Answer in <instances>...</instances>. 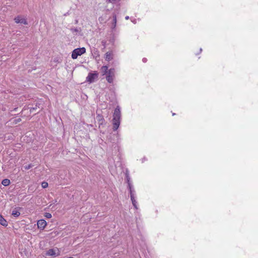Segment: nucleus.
I'll use <instances>...</instances> for the list:
<instances>
[{"mask_svg": "<svg viewBox=\"0 0 258 258\" xmlns=\"http://www.w3.org/2000/svg\"><path fill=\"white\" fill-rule=\"evenodd\" d=\"M85 52L86 49L85 47L78 48L75 49L72 52V58L73 59H76L78 56L81 55Z\"/></svg>", "mask_w": 258, "mask_h": 258, "instance_id": "nucleus-2", "label": "nucleus"}, {"mask_svg": "<svg viewBox=\"0 0 258 258\" xmlns=\"http://www.w3.org/2000/svg\"><path fill=\"white\" fill-rule=\"evenodd\" d=\"M94 54H95V55H96V57H97V56H99V55L98 52H97V51H96V52H94Z\"/></svg>", "mask_w": 258, "mask_h": 258, "instance_id": "nucleus-26", "label": "nucleus"}, {"mask_svg": "<svg viewBox=\"0 0 258 258\" xmlns=\"http://www.w3.org/2000/svg\"><path fill=\"white\" fill-rule=\"evenodd\" d=\"M130 196L132 197V195L134 197L135 190L133 189L130 190Z\"/></svg>", "mask_w": 258, "mask_h": 258, "instance_id": "nucleus-19", "label": "nucleus"}, {"mask_svg": "<svg viewBox=\"0 0 258 258\" xmlns=\"http://www.w3.org/2000/svg\"><path fill=\"white\" fill-rule=\"evenodd\" d=\"M33 167V165L32 164H28V165H25V166H24V168L25 169V170H29V169H30L31 168H32Z\"/></svg>", "mask_w": 258, "mask_h": 258, "instance_id": "nucleus-17", "label": "nucleus"}, {"mask_svg": "<svg viewBox=\"0 0 258 258\" xmlns=\"http://www.w3.org/2000/svg\"><path fill=\"white\" fill-rule=\"evenodd\" d=\"M108 71L109 70L107 66H103L101 68V71L102 74V76L106 75Z\"/></svg>", "mask_w": 258, "mask_h": 258, "instance_id": "nucleus-10", "label": "nucleus"}, {"mask_svg": "<svg viewBox=\"0 0 258 258\" xmlns=\"http://www.w3.org/2000/svg\"><path fill=\"white\" fill-rule=\"evenodd\" d=\"M113 23H114V27L116 25V17L115 15H114L113 17Z\"/></svg>", "mask_w": 258, "mask_h": 258, "instance_id": "nucleus-23", "label": "nucleus"}, {"mask_svg": "<svg viewBox=\"0 0 258 258\" xmlns=\"http://www.w3.org/2000/svg\"><path fill=\"white\" fill-rule=\"evenodd\" d=\"M46 255L56 257V256L58 255L59 254L56 253V250L54 249H50L46 251Z\"/></svg>", "mask_w": 258, "mask_h": 258, "instance_id": "nucleus-7", "label": "nucleus"}, {"mask_svg": "<svg viewBox=\"0 0 258 258\" xmlns=\"http://www.w3.org/2000/svg\"><path fill=\"white\" fill-rule=\"evenodd\" d=\"M121 119V111L119 106H117L114 110L113 115L112 124L113 130L116 131L119 126Z\"/></svg>", "mask_w": 258, "mask_h": 258, "instance_id": "nucleus-1", "label": "nucleus"}, {"mask_svg": "<svg viewBox=\"0 0 258 258\" xmlns=\"http://www.w3.org/2000/svg\"><path fill=\"white\" fill-rule=\"evenodd\" d=\"M0 224L5 227H7L8 225V222L1 214H0Z\"/></svg>", "mask_w": 258, "mask_h": 258, "instance_id": "nucleus-9", "label": "nucleus"}, {"mask_svg": "<svg viewBox=\"0 0 258 258\" xmlns=\"http://www.w3.org/2000/svg\"><path fill=\"white\" fill-rule=\"evenodd\" d=\"M44 217H46V218L49 219L52 217V215L49 213H45Z\"/></svg>", "mask_w": 258, "mask_h": 258, "instance_id": "nucleus-18", "label": "nucleus"}, {"mask_svg": "<svg viewBox=\"0 0 258 258\" xmlns=\"http://www.w3.org/2000/svg\"><path fill=\"white\" fill-rule=\"evenodd\" d=\"M175 115V113H172V115Z\"/></svg>", "mask_w": 258, "mask_h": 258, "instance_id": "nucleus-32", "label": "nucleus"}, {"mask_svg": "<svg viewBox=\"0 0 258 258\" xmlns=\"http://www.w3.org/2000/svg\"><path fill=\"white\" fill-rule=\"evenodd\" d=\"M125 18L126 20H128L129 19V17L128 16H126Z\"/></svg>", "mask_w": 258, "mask_h": 258, "instance_id": "nucleus-29", "label": "nucleus"}, {"mask_svg": "<svg viewBox=\"0 0 258 258\" xmlns=\"http://www.w3.org/2000/svg\"><path fill=\"white\" fill-rule=\"evenodd\" d=\"M202 48H200V53H201V52H202Z\"/></svg>", "mask_w": 258, "mask_h": 258, "instance_id": "nucleus-30", "label": "nucleus"}, {"mask_svg": "<svg viewBox=\"0 0 258 258\" xmlns=\"http://www.w3.org/2000/svg\"><path fill=\"white\" fill-rule=\"evenodd\" d=\"M128 184V188L130 190L133 189V185L131 183H127Z\"/></svg>", "mask_w": 258, "mask_h": 258, "instance_id": "nucleus-22", "label": "nucleus"}, {"mask_svg": "<svg viewBox=\"0 0 258 258\" xmlns=\"http://www.w3.org/2000/svg\"><path fill=\"white\" fill-rule=\"evenodd\" d=\"M97 118L98 120H99V121H101V124L102 123L103 121L104 120V119L102 115H98L97 116Z\"/></svg>", "mask_w": 258, "mask_h": 258, "instance_id": "nucleus-15", "label": "nucleus"}, {"mask_svg": "<svg viewBox=\"0 0 258 258\" xmlns=\"http://www.w3.org/2000/svg\"><path fill=\"white\" fill-rule=\"evenodd\" d=\"M98 76V73L97 72H94L93 73H89L86 78V81L90 83H93Z\"/></svg>", "mask_w": 258, "mask_h": 258, "instance_id": "nucleus-4", "label": "nucleus"}, {"mask_svg": "<svg viewBox=\"0 0 258 258\" xmlns=\"http://www.w3.org/2000/svg\"><path fill=\"white\" fill-rule=\"evenodd\" d=\"M104 58L106 60L109 61L113 59V53L111 51L107 52L105 54Z\"/></svg>", "mask_w": 258, "mask_h": 258, "instance_id": "nucleus-8", "label": "nucleus"}, {"mask_svg": "<svg viewBox=\"0 0 258 258\" xmlns=\"http://www.w3.org/2000/svg\"><path fill=\"white\" fill-rule=\"evenodd\" d=\"M125 179L126 180V181H127V183H131V182H130V176H129V175L128 174H126Z\"/></svg>", "mask_w": 258, "mask_h": 258, "instance_id": "nucleus-20", "label": "nucleus"}, {"mask_svg": "<svg viewBox=\"0 0 258 258\" xmlns=\"http://www.w3.org/2000/svg\"><path fill=\"white\" fill-rule=\"evenodd\" d=\"M115 76V69L114 68H111L109 70L108 72L106 75V79L109 83H112L113 82V80Z\"/></svg>", "mask_w": 258, "mask_h": 258, "instance_id": "nucleus-3", "label": "nucleus"}, {"mask_svg": "<svg viewBox=\"0 0 258 258\" xmlns=\"http://www.w3.org/2000/svg\"><path fill=\"white\" fill-rule=\"evenodd\" d=\"M10 183V180L8 179H4L2 180V184L5 186H8Z\"/></svg>", "mask_w": 258, "mask_h": 258, "instance_id": "nucleus-13", "label": "nucleus"}, {"mask_svg": "<svg viewBox=\"0 0 258 258\" xmlns=\"http://www.w3.org/2000/svg\"><path fill=\"white\" fill-rule=\"evenodd\" d=\"M21 121V119L20 118H18L15 119L14 120V123L15 124H17V123H19V122H20Z\"/></svg>", "mask_w": 258, "mask_h": 258, "instance_id": "nucleus-21", "label": "nucleus"}, {"mask_svg": "<svg viewBox=\"0 0 258 258\" xmlns=\"http://www.w3.org/2000/svg\"><path fill=\"white\" fill-rule=\"evenodd\" d=\"M17 209H20V208L19 207H17L16 208H15L13 211H12V215L14 216V217H19L20 215V212L19 211V210H17Z\"/></svg>", "mask_w": 258, "mask_h": 258, "instance_id": "nucleus-11", "label": "nucleus"}, {"mask_svg": "<svg viewBox=\"0 0 258 258\" xmlns=\"http://www.w3.org/2000/svg\"><path fill=\"white\" fill-rule=\"evenodd\" d=\"M102 44L104 46V47L105 48V47L106 42L105 41H102Z\"/></svg>", "mask_w": 258, "mask_h": 258, "instance_id": "nucleus-25", "label": "nucleus"}, {"mask_svg": "<svg viewBox=\"0 0 258 258\" xmlns=\"http://www.w3.org/2000/svg\"><path fill=\"white\" fill-rule=\"evenodd\" d=\"M110 3H115L117 0H108Z\"/></svg>", "mask_w": 258, "mask_h": 258, "instance_id": "nucleus-28", "label": "nucleus"}, {"mask_svg": "<svg viewBox=\"0 0 258 258\" xmlns=\"http://www.w3.org/2000/svg\"><path fill=\"white\" fill-rule=\"evenodd\" d=\"M38 228L41 230H43L46 227L47 223L45 220L40 219L37 221Z\"/></svg>", "mask_w": 258, "mask_h": 258, "instance_id": "nucleus-6", "label": "nucleus"}, {"mask_svg": "<svg viewBox=\"0 0 258 258\" xmlns=\"http://www.w3.org/2000/svg\"><path fill=\"white\" fill-rule=\"evenodd\" d=\"M68 14V13H67L66 14H64V16H67Z\"/></svg>", "mask_w": 258, "mask_h": 258, "instance_id": "nucleus-31", "label": "nucleus"}, {"mask_svg": "<svg viewBox=\"0 0 258 258\" xmlns=\"http://www.w3.org/2000/svg\"><path fill=\"white\" fill-rule=\"evenodd\" d=\"M71 30L73 32H78L79 31V30L76 28H72Z\"/></svg>", "mask_w": 258, "mask_h": 258, "instance_id": "nucleus-24", "label": "nucleus"}, {"mask_svg": "<svg viewBox=\"0 0 258 258\" xmlns=\"http://www.w3.org/2000/svg\"><path fill=\"white\" fill-rule=\"evenodd\" d=\"M14 21L17 24L20 23L25 25L28 24L27 20L24 18H21V17L19 16L15 17Z\"/></svg>", "mask_w": 258, "mask_h": 258, "instance_id": "nucleus-5", "label": "nucleus"}, {"mask_svg": "<svg viewBox=\"0 0 258 258\" xmlns=\"http://www.w3.org/2000/svg\"><path fill=\"white\" fill-rule=\"evenodd\" d=\"M37 107H39V106L37 105V104H36L34 107H31L30 108V112L31 113L33 112L34 111H35L37 109Z\"/></svg>", "mask_w": 258, "mask_h": 258, "instance_id": "nucleus-14", "label": "nucleus"}, {"mask_svg": "<svg viewBox=\"0 0 258 258\" xmlns=\"http://www.w3.org/2000/svg\"><path fill=\"white\" fill-rule=\"evenodd\" d=\"M48 183L46 181H43L42 183H41V186L42 187V188H45L46 187H48Z\"/></svg>", "mask_w": 258, "mask_h": 258, "instance_id": "nucleus-16", "label": "nucleus"}, {"mask_svg": "<svg viewBox=\"0 0 258 258\" xmlns=\"http://www.w3.org/2000/svg\"><path fill=\"white\" fill-rule=\"evenodd\" d=\"M131 201H132V204L134 206V207L136 209H137L138 208H137V202L136 201V200H135V197L133 196L132 195V197H131Z\"/></svg>", "mask_w": 258, "mask_h": 258, "instance_id": "nucleus-12", "label": "nucleus"}, {"mask_svg": "<svg viewBox=\"0 0 258 258\" xmlns=\"http://www.w3.org/2000/svg\"><path fill=\"white\" fill-rule=\"evenodd\" d=\"M142 61L144 62H146L147 61V59L146 58H143V59H142Z\"/></svg>", "mask_w": 258, "mask_h": 258, "instance_id": "nucleus-27", "label": "nucleus"}]
</instances>
